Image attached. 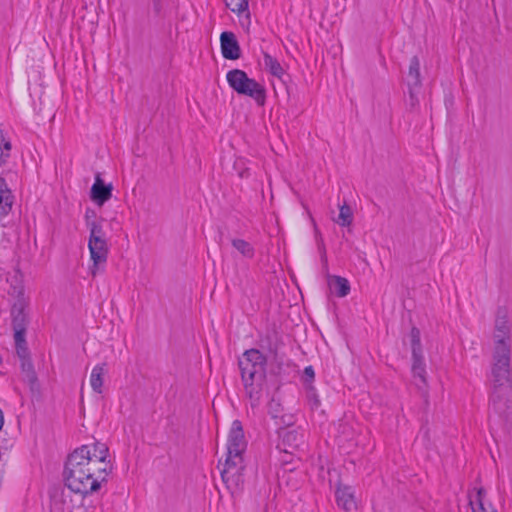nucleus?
Instances as JSON below:
<instances>
[{"mask_svg":"<svg viewBox=\"0 0 512 512\" xmlns=\"http://www.w3.org/2000/svg\"><path fill=\"white\" fill-rule=\"evenodd\" d=\"M108 456L109 449L101 442L76 448L65 461L63 476L67 488L82 496L99 491L113 469Z\"/></svg>","mask_w":512,"mask_h":512,"instance_id":"nucleus-1","label":"nucleus"},{"mask_svg":"<svg viewBox=\"0 0 512 512\" xmlns=\"http://www.w3.org/2000/svg\"><path fill=\"white\" fill-rule=\"evenodd\" d=\"M241 379L252 407L260 403L266 378L267 358L257 349L246 350L239 359Z\"/></svg>","mask_w":512,"mask_h":512,"instance_id":"nucleus-2","label":"nucleus"},{"mask_svg":"<svg viewBox=\"0 0 512 512\" xmlns=\"http://www.w3.org/2000/svg\"><path fill=\"white\" fill-rule=\"evenodd\" d=\"M246 447L242 424L239 420L232 423L227 440V457L224 468L221 470V477L228 488H239L244 480L242 471V453Z\"/></svg>","mask_w":512,"mask_h":512,"instance_id":"nucleus-3","label":"nucleus"},{"mask_svg":"<svg viewBox=\"0 0 512 512\" xmlns=\"http://www.w3.org/2000/svg\"><path fill=\"white\" fill-rule=\"evenodd\" d=\"M511 325L506 307H498L493 331L492 366L500 375H504L510 367L511 359Z\"/></svg>","mask_w":512,"mask_h":512,"instance_id":"nucleus-4","label":"nucleus"},{"mask_svg":"<svg viewBox=\"0 0 512 512\" xmlns=\"http://www.w3.org/2000/svg\"><path fill=\"white\" fill-rule=\"evenodd\" d=\"M493 391L490 398V410L509 428L512 424V388L510 385V367L504 375L491 369Z\"/></svg>","mask_w":512,"mask_h":512,"instance_id":"nucleus-5","label":"nucleus"},{"mask_svg":"<svg viewBox=\"0 0 512 512\" xmlns=\"http://www.w3.org/2000/svg\"><path fill=\"white\" fill-rule=\"evenodd\" d=\"M229 86L240 95L253 98L258 105H263L266 99L264 87L256 80L249 78L247 73L240 69L228 71L226 75Z\"/></svg>","mask_w":512,"mask_h":512,"instance_id":"nucleus-6","label":"nucleus"},{"mask_svg":"<svg viewBox=\"0 0 512 512\" xmlns=\"http://www.w3.org/2000/svg\"><path fill=\"white\" fill-rule=\"evenodd\" d=\"M88 248L90 251L91 260L93 265L91 267L92 276H96L97 272L101 270L102 266L107 261L108 246L105 238H95L88 241Z\"/></svg>","mask_w":512,"mask_h":512,"instance_id":"nucleus-7","label":"nucleus"},{"mask_svg":"<svg viewBox=\"0 0 512 512\" xmlns=\"http://www.w3.org/2000/svg\"><path fill=\"white\" fill-rule=\"evenodd\" d=\"M112 183L105 184L100 173L95 175V181L91 187L90 198L98 206H102L112 197Z\"/></svg>","mask_w":512,"mask_h":512,"instance_id":"nucleus-8","label":"nucleus"},{"mask_svg":"<svg viewBox=\"0 0 512 512\" xmlns=\"http://www.w3.org/2000/svg\"><path fill=\"white\" fill-rule=\"evenodd\" d=\"M221 52L225 59L236 60L241 56V49L236 36L232 32H222L220 35Z\"/></svg>","mask_w":512,"mask_h":512,"instance_id":"nucleus-9","label":"nucleus"},{"mask_svg":"<svg viewBox=\"0 0 512 512\" xmlns=\"http://www.w3.org/2000/svg\"><path fill=\"white\" fill-rule=\"evenodd\" d=\"M355 492L349 485L338 483L335 490V498L338 507L349 512L356 509Z\"/></svg>","mask_w":512,"mask_h":512,"instance_id":"nucleus-10","label":"nucleus"},{"mask_svg":"<svg viewBox=\"0 0 512 512\" xmlns=\"http://www.w3.org/2000/svg\"><path fill=\"white\" fill-rule=\"evenodd\" d=\"M408 78L410 101L411 105L415 106L418 102V99L414 90L421 86L420 61L417 56H413L410 60Z\"/></svg>","mask_w":512,"mask_h":512,"instance_id":"nucleus-11","label":"nucleus"},{"mask_svg":"<svg viewBox=\"0 0 512 512\" xmlns=\"http://www.w3.org/2000/svg\"><path fill=\"white\" fill-rule=\"evenodd\" d=\"M302 444H304L303 434L296 430H289L282 435L281 443L278 447L286 453L293 454Z\"/></svg>","mask_w":512,"mask_h":512,"instance_id":"nucleus-12","label":"nucleus"},{"mask_svg":"<svg viewBox=\"0 0 512 512\" xmlns=\"http://www.w3.org/2000/svg\"><path fill=\"white\" fill-rule=\"evenodd\" d=\"M13 195L4 178L0 177V221L12 210Z\"/></svg>","mask_w":512,"mask_h":512,"instance_id":"nucleus-13","label":"nucleus"},{"mask_svg":"<svg viewBox=\"0 0 512 512\" xmlns=\"http://www.w3.org/2000/svg\"><path fill=\"white\" fill-rule=\"evenodd\" d=\"M412 360V374L415 379V383L419 389H423L427 386L426 367L423 354L420 356H412Z\"/></svg>","mask_w":512,"mask_h":512,"instance_id":"nucleus-14","label":"nucleus"},{"mask_svg":"<svg viewBox=\"0 0 512 512\" xmlns=\"http://www.w3.org/2000/svg\"><path fill=\"white\" fill-rule=\"evenodd\" d=\"M485 496L486 491L482 487L478 488L475 494H469V505L472 512H497L491 505L485 506Z\"/></svg>","mask_w":512,"mask_h":512,"instance_id":"nucleus-15","label":"nucleus"},{"mask_svg":"<svg viewBox=\"0 0 512 512\" xmlns=\"http://www.w3.org/2000/svg\"><path fill=\"white\" fill-rule=\"evenodd\" d=\"M328 285L330 289L334 291L335 294L340 298H343L350 293V283L344 277L336 275L329 276Z\"/></svg>","mask_w":512,"mask_h":512,"instance_id":"nucleus-16","label":"nucleus"},{"mask_svg":"<svg viewBox=\"0 0 512 512\" xmlns=\"http://www.w3.org/2000/svg\"><path fill=\"white\" fill-rule=\"evenodd\" d=\"M106 363L97 364L92 369L90 375V385L94 392L101 394L103 392V377L106 374Z\"/></svg>","mask_w":512,"mask_h":512,"instance_id":"nucleus-17","label":"nucleus"},{"mask_svg":"<svg viewBox=\"0 0 512 512\" xmlns=\"http://www.w3.org/2000/svg\"><path fill=\"white\" fill-rule=\"evenodd\" d=\"M12 325L14 331L26 330L27 317L24 313V306L22 303H16L13 305L12 310Z\"/></svg>","mask_w":512,"mask_h":512,"instance_id":"nucleus-18","label":"nucleus"},{"mask_svg":"<svg viewBox=\"0 0 512 512\" xmlns=\"http://www.w3.org/2000/svg\"><path fill=\"white\" fill-rule=\"evenodd\" d=\"M263 63L265 69L268 70L273 76L279 79H281L284 76L285 70L283 69L279 61L275 57L271 56L269 53L265 52L263 54Z\"/></svg>","mask_w":512,"mask_h":512,"instance_id":"nucleus-19","label":"nucleus"},{"mask_svg":"<svg viewBox=\"0 0 512 512\" xmlns=\"http://www.w3.org/2000/svg\"><path fill=\"white\" fill-rule=\"evenodd\" d=\"M225 4L238 16L245 15L246 18H250L249 0H225Z\"/></svg>","mask_w":512,"mask_h":512,"instance_id":"nucleus-20","label":"nucleus"},{"mask_svg":"<svg viewBox=\"0 0 512 512\" xmlns=\"http://www.w3.org/2000/svg\"><path fill=\"white\" fill-rule=\"evenodd\" d=\"M232 246L245 258L251 259L254 257V247L244 239L235 238L231 241Z\"/></svg>","mask_w":512,"mask_h":512,"instance_id":"nucleus-21","label":"nucleus"},{"mask_svg":"<svg viewBox=\"0 0 512 512\" xmlns=\"http://www.w3.org/2000/svg\"><path fill=\"white\" fill-rule=\"evenodd\" d=\"M334 221L342 227L350 226L353 221V213L350 206L346 203L340 205L338 217Z\"/></svg>","mask_w":512,"mask_h":512,"instance_id":"nucleus-22","label":"nucleus"},{"mask_svg":"<svg viewBox=\"0 0 512 512\" xmlns=\"http://www.w3.org/2000/svg\"><path fill=\"white\" fill-rule=\"evenodd\" d=\"M11 149V142L6 139L3 131L0 130V166L4 165L8 161Z\"/></svg>","mask_w":512,"mask_h":512,"instance_id":"nucleus-23","label":"nucleus"},{"mask_svg":"<svg viewBox=\"0 0 512 512\" xmlns=\"http://www.w3.org/2000/svg\"><path fill=\"white\" fill-rule=\"evenodd\" d=\"M412 356H420L422 353L420 330L413 327L410 332Z\"/></svg>","mask_w":512,"mask_h":512,"instance_id":"nucleus-24","label":"nucleus"},{"mask_svg":"<svg viewBox=\"0 0 512 512\" xmlns=\"http://www.w3.org/2000/svg\"><path fill=\"white\" fill-rule=\"evenodd\" d=\"M152 10L157 17L164 16L170 0H150Z\"/></svg>","mask_w":512,"mask_h":512,"instance_id":"nucleus-25","label":"nucleus"},{"mask_svg":"<svg viewBox=\"0 0 512 512\" xmlns=\"http://www.w3.org/2000/svg\"><path fill=\"white\" fill-rule=\"evenodd\" d=\"M282 412V406L279 399L272 396L268 403V413L272 418H278Z\"/></svg>","mask_w":512,"mask_h":512,"instance_id":"nucleus-26","label":"nucleus"},{"mask_svg":"<svg viewBox=\"0 0 512 512\" xmlns=\"http://www.w3.org/2000/svg\"><path fill=\"white\" fill-rule=\"evenodd\" d=\"M89 228H90L89 240H94L95 238H104V232H103L102 226L99 223L93 221V222L89 223Z\"/></svg>","mask_w":512,"mask_h":512,"instance_id":"nucleus-27","label":"nucleus"},{"mask_svg":"<svg viewBox=\"0 0 512 512\" xmlns=\"http://www.w3.org/2000/svg\"><path fill=\"white\" fill-rule=\"evenodd\" d=\"M315 378V372L312 366H307L304 368L303 375H302V382L305 385V387H310L312 385Z\"/></svg>","mask_w":512,"mask_h":512,"instance_id":"nucleus-28","label":"nucleus"},{"mask_svg":"<svg viewBox=\"0 0 512 512\" xmlns=\"http://www.w3.org/2000/svg\"><path fill=\"white\" fill-rule=\"evenodd\" d=\"M307 391V399L311 405L312 408H318L320 405V400L318 398V395L316 393V390L313 385H310V387L306 388Z\"/></svg>","mask_w":512,"mask_h":512,"instance_id":"nucleus-29","label":"nucleus"},{"mask_svg":"<svg viewBox=\"0 0 512 512\" xmlns=\"http://www.w3.org/2000/svg\"><path fill=\"white\" fill-rule=\"evenodd\" d=\"M25 334L26 330L14 331V340L16 347L26 345Z\"/></svg>","mask_w":512,"mask_h":512,"instance_id":"nucleus-30","label":"nucleus"},{"mask_svg":"<svg viewBox=\"0 0 512 512\" xmlns=\"http://www.w3.org/2000/svg\"><path fill=\"white\" fill-rule=\"evenodd\" d=\"M16 350H17V354L19 355L20 358L22 359H25L26 356L28 355V349H27V346L24 345V346H19V347H16Z\"/></svg>","mask_w":512,"mask_h":512,"instance_id":"nucleus-31","label":"nucleus"},{"mask_svg":"<svg viewBox=\"0 0 512 512\" xmlns=\"http://www.w3.org/2000/svg\"><path fill=\"white\" fill-rule=\"evenodd\" d=\"M22 366L24 369L27 367L29 370H31L30 380L34 381L36 379V376H35L34 371L32 370V364L30 362H28V363L23 362Z\"/></svg>","mask_w":512,"mask_h":512,"instance_id":"nucleus-32","label":"nucleus"},{"mask_svg":"<svg viewBox=\"0 0 512 512\" xmlns=\"http://www.w3.org/2000/svg\"><path fill=\"white\" fill-rule=\"evenodd\" d=\"M268 350H269V352H270L271 354H273L274 358H276V357H277V345H274V346L270 345V346L268 347Z\"/></svg>","mask_w":512,"mask_h":512,"instance_id":"nucleus-33","label":"nucleus"},{"mask_svg":"<svg viewBox=\"0 0 512 512\" xmlns=\"http://www.w3.org/2000/svg\"><path fill=\"white\" fill-rule=\"evenodd\" d=\"M3 424H4V415H3L2 410L0 409V430L3 427Z\"/></svg>","mask_w":512,"mask_h":512,"instance_id":"nucleus-34","label":"nucleus"}]
</instances>
